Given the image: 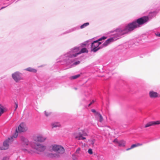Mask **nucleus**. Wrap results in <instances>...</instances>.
<instances>
[{"label":"nucleus","mask_w":160,"mask_h":160,"mask_svg":"<svg viewBox=\"0 0 160 160\" xmlns=\"http://www.w3.org/2000/svg\"><path fill=\"white\" fill-rule=\"evenodd\" d=\"M90 142L91 144L93 145L94 144L95 140L94 139H93L92 140H90Z\"/></svg>","instance_id":"c85d7f7f"},{"label":"nucleus","mask_w":160,"mask_h":160,"mask_svg":"<svg viewBox=\"0 0 160 160\" xmlns=\"http://www.w3.org/2000/svg\"><path fill=\"white\" fill-rule=\"evenodd\" d=\"M46 139V137L41 135H38L34 138V140L35 141L39 142H44Z\"/></svg>","instance_id":"1a4fd4ad"},{"label":"nucleus","mask_w":160,"mask_h":160,"mask_svg":"<svg viewBox=\"0 0 160 160\" xmlns=\"http://www.w3.org/2000/svg\"><path fill=\"white\" fill-rule=\"evenodd\" d=\"M32 147L35 149L38 152V153L39 152H43L46 149V147L42 144H37L36 145H32Z\"/></svg>","instance_id":"423d86ee"},{"label":"nucleus","mask_w":160,"mask_h":160,"mask_svg":"<svg viewBox=\"0 0 160 160\" xmlns=\"http://www.w3.org/2000/svg\"><path fill=\"white\" fill-rule=\"evenodd\" d=\"M2 114V113L1 112H0V116Z\"/></svg>","instance_id":"4c0bfd02"},{"label":"nucleus","mask_w":160,"mask_h":160,"mask_svg":"<svg viewBox=\"0 0 160 160\" xmlns=\"http://www.w3.org/2000/svg\"><path fill=\"white\" fill-rule=\"evenodd\" d=\"M26 70L27 71L32 72H36L37 71V70L34 69H33L31 68H28L26 69Z\"/></svg>","instance_id":"aec40b11"},{"label":"nucleus","mask_w":160,"mask_h":160,"mask_svg":"<svg viewBox=\"0 0 160 160\" xmlns=\"http://www.w3.org/2000/svg\"><path fill=\"white\" fill-rule=\"evenodd\" d=\"M80 63V62L79 61L73 63V65H78V64H79Z\"/></svg>","instance_id":"7c9ffc66"},{"label":"nucleus","mask_w":160,"mask_h":160,"mask_svg":"<svg viewBox=\"0 0 160 160\" xmlns=\"http://www.w3.org/2000/svg\"><path fill=\"white\" fill-rule=\"evenodd\" d=\"M113 142L115 143H118V140L117 139H115L114 141Z\"/></svg>","instance_id":"c9c22d12"},{"label":"nucleus","mask_w":160,"mask_h":160,"mask_svg":"<svg viewBox=\"0 0 160 160\" xmlns=\"http://www.w3.org/2000/svg\"><path fill=\"white\" fill-rule=\"evenodd\" d=\"M94 101H92L91 103H92V104L93 102Z\"/></svg>","instance_id":"58836bf2"},{"label":"nucleus","mask_w":160,"mask_h":160,"mask_svg":"<svg viewBox=\"0 0 160 160\" xmlns=\"http://www.w3.org/2000/svg\"><path fill=\"white\" fill-rule=\"evenodd\" d=\"M10 141H11V140L10 138H8V139L4 141L3 143V146L2 147H0V149L5 150L8 149Z\"/></svg>","instance_id":"9d476101"},{"label":"nucleus","mask_w":160,"mask_h":160,"mask_svg":"<svg viewBox=\"0 0 160 160\" xmlns=\"http://www.w3.org/2000/svg\"><path fill=\"white\" fill-rule=\"evenodd\" d=\"M51 126L52 128H59L61 127V124L60 123L58 122H53L51 123Z\"/></svg>","instance_id":"f3484780"},{"label":"nucleus","mask_w":160,"mask_h":160,"mask_svg":"<svg viewBox=\"0 0 160 160\" xmlns=\"http://www.w3.org/2000/svg\"><path fill=\"white\" fill-rule=\"evenodd\" d=\"M12 77L16 82H18L22 79L21 77V73L19 72H16L12 75Z\"/></svg>","instance_id":"6e6552de"},{"label":"nucleus","mask_w":160,"mask_h":160,"mask_svg":"<svg viewBox=\"0 0 160 160\" xmlns=\"http://www.w3.org/2000/svg\"><path fill=\"white\" fill-rule=\"evenodd\" d=\"M28 130L26 124L24 122L21 123L18 127L17 130L19 132H24Z\"/></svg>","instance_id":"0eeeda50"},{"label":"nucleus","mask_w":160,"mask_h":160,"mask_svg":"<svg viewBox=\"0 0 160 160\" xmlns=\"http://www.w3.org/2000/svg\"><path fill=\"white\" fill-rule=\"evenodd\" d=\"M114 41V39L112 38H109L103 44L102 46H103V47H106L110 43L113 42Z\"/></svg>","instance_id":"2eb2a0df"},{"label":"nucleus","mask_w":160,"mask_h":160,"mask_svg":"<svg viewBox=\"0 0 160 160\" xmlns=\"http://www.w3.org/2000/svg\"><path fill=\"white\" fill-rule=\"evenodd\" d=\"M119 146H124L125 144V142L124 141H121L118 142Z\"/></svg>","instance_id":"4be33fe9"},{"label":"nucleus","mask_w":160,"mask_h":160,"mask_svg":"<svg viewBox=\"0 0 160 160\" xmlns=\"http://www.w3.org/2000/svg\"><path fill=\"white\" fill-rule=\"evenodd\" d=\"M95 117L101 122H102L103 120L102 116L99 113H96Z\"/></svg>","instance_id":"dca6fc26"},{"label":"nucleus","mask_w":160,"mask_h":160,"mask_svg":"<svg viewBox=\"0 0 160 160\" xmlns=\"http://www.w3.org/2000/svg\"><path fill=\"white\" fill-rule=\"evenodd\" d=\"M18 132L17 130V129H16L14 134L10 138V139L11 142H12L13 141V138H17L18 135Z\"/></svg>","instance_id":"a211bd4d"},{"label":"nucleus","mask_w":160,"mask_h":160,"mask_svg":"<svg viewBox=\"0 0 160 160\" xmlns=\"http://www.w3.org/2000/svg\"><path fill=\"white\" fill-rule=\"evenodd\" d=\"M45 114L46 116H48L50 115V113L47 112L46 111H45Z\"/></svg>","instance_id":"473e14b6"},{"label":"nucleus","mask_w":160,"mask_h":160,"mask_svg":"<svg viewBox=\"0 0 160 160\" xmlns=\"http://www.w3.org/2000/svg\"><path fill=\"white\" fill-rule=\"evenodd\" d=\"M80 54L79 48L76 47L72 49L69 53L65 55V57L66 58V59L68 60V63L69 64L72 62L71 60L70 59L71 58L76 57L78 55Z\"/></svg>","instance_id":"7ed1b4c3"},{"label":"nucleus","mask_w":160,"mask_h":160,"mask_svg":"<svg viewBox=\"0 0 160 160\" xmlns=\"http://www.w3.org/2000/svg\"><path fill=\"white\" fill-rule=\"evenodd\" d=\"M6 111V108H5L3 106L0 104V112L2 113L3 114L4 112Z\"/></svg>","instance_id":"6ab92c4d"},{"label":"nucleus","mask_w":160,"mask_h":160,"mask_svg":"<svg viewBox=\"0 0 160 160\" xmlns=\"http://www.w3.org/2000/svg\"><path fill=\"white\" fill-rule=\"evenodd\" d=\"M8 157H5L3 158V159L2 160H8Z\"/></svg>","instance_id":"72a5a7b5"},{"label":"nucleus","mask_w":160,"mask_h":160,"mask_svg":"<svg viewBox=\"0 0 160 160\" xmlns=\"http://www.w3.org/2000/svg\"><path fill=\"white\" fill-rule=\"evenodd\" d=\"M89 24V23L88 22L85 23H84V24H83V25H82L80 26V28H83L84 27H85L88 25Z\"/></svg>","instance_id":"5701e85b"},{"label":"nucleus","mask_w":160,"mask_h":160,"mask_svg":"<svg viewBox=\"0 0 160 160\" xmlns=\"http://www.w3.org/2000/svg\"><path fill=\"white\" fill-rule=\"evenodd\" d=\"M148 17H143L128 24L123 29H119L117 30L116 32L119 36L126 34L132 31L135 28L139 27L147 22L148 21Z\"/></svg>","instance_id":"f257e3e1"},{"label":"nucleus","mask_w":160,"mask_h":160,"mask_svg":"<svg viewBox=\"0 0 160 160\" xmlns=\"http://www.w3.org/2000/svg\"><path fill=\"white\" fill-rule=\"evenodd\" d=\"M88 51L87 50V49L85 48H82L81 51L79 50V53H80V54L84 52H88Z\"/></svg>","instance_id":"412c9836"},{"label":"nucleus","mask_w":160,"mask_h":160,"mask_svg":"<svg viewBox=\"0 0 160 160\" xmlns=\"http://www.w3.org/2000/svg\"><path fill=\"white\" fill-rule=\"evenodd\" d=\"M20 140L21 142V146L22 149L24 150H27L29 146L32 147V145H33V143L30 142L28 140L23 136H21L20 137Z\"/></svg>","instance_id":"20e7f679"},{"label":"nucleus","mask_w":160,"mask_h":160,"mask_svg":"<svg viewBox=\"0 0 160 160\" xmlns=\"http://www.w3.org/2000/svg\"><path fill=\"white\" fill-rule=\"evenodd\" d=\"M88 152L90 154H92L93 153L92 150L91 148L88 150Z\"/></svg>","instance_id":"cd10ccee"},{"label":"nucleus","mask_w":160,"mask_h":160,"mask_svg":"<svg viewBox=\"0 0 160 160\" xmlns=\"http://www.w3.org/2000/svg\"><path fill=\"white\" fill-rule=\"evenodd\" d=\"M149 95L151 98H156L160 97L159 93L152 90L150 91L149 92Z\"/></svg>","instance_id":"f8f14e48"},{"label":"nucleus","mask_w":160,"mask_h":160,"mask_svg":"<svg viewBox=\"0 0 160 160\" xmlns=\"http://www.w3.org/2000/svg\"><path fill=\"white\" fill-rule=\"evenodd\" d=\"M92 104V103H90L88 105V106H89Z\"/></svg>","instance_id":"e433bc0d"},{"label":"nucleus","mask_w":160,"mask_h":160,"mask_svg":"<svg viewBox=\"0 0 160 160\" xmlns=\"http://www.w3.org/2000/svg\"><path fill=\"white\" fill-rule=\"evenodd\" d=\"M15 109H14V111H15L17 109V108L18 107V103H15Z\"/></svg>","instance_id":"c756f323"},{"label":"nucleus","mask_w":160,"mask_h":160,"mask_svg":"<svg viewBox=\"0 0 160 160\" xmlns=\"http://www.w3.org/2000/svg\"><path fill=\"white\" fill-rule=\"evenodd\" d=\"M87 134L85 133L83 134H81L80 133H78L75 134L74 135V137L78 140H84L86 139L85 137H83V136H86Z\"/></svg>","instance_id":"ddd939ff"},{"label":"nucleus","mask_w":160,"mask_h":160,"mask_svg":"<svg viewBox=\"0 0 160 160\" xmlns=\"http://www.w3.org/2000/svg\"><path fill=\"white\" fill-rule=\"evenodd\" d=\"M137 147L136 144H133V145H132V146H131V147L130 148L127 149L126 150L127 151H128V150L131 149H132L135 147Z\"/></svg>","instance_id":"a878e982"},{"label":"nucleus","mask_w":160,"mask_h":160,"mask_svg":"<svg viewBox=\"0 0 160 160\" xmlns=\"http://www.w3.org/2000/svg\"><path fill=\"white\" fill-rule=\"evenodd\" d=\"M80 76V74H78L76 75H74L71 77V78L72 79H76Z\"/></svg>","instance_id":"393cba45"},{"label":"nucleus","mask_w":160,"mask_h":160,"mask_svg":"<svg viewBox=\"0 0 160 160\" xmlns=\"http://www.w3.org/2000/svg\"><path fill=\"white\" fill-rule=\"evenodd\" d=\"M72 158L73 160H77L78 158L76 156V154H73L72 155Z\"/></svg>","instance_id":"bb28decb"},{"label":"nucleus","mask_w":160,"mask_h":160,"mask_svg":"<svg viewBox=\"0 0 160 160\" xmlns=\"http://www.w3.org/2000/svg\"><path fill=\"white\" fill-rule=\"evenodd\" d=\"M137 147H138L140 146H142V143H138L136 144Z\"/></svg>","instance_id":"f704fd0d"},{"label":"nucleus","mask_w":160,"mask_h":160,"mask_svg":"<svg viewBox=\"0 0 160 160\" xmlns=\"http://www.w3.org/2000/svg\"><path fill=\"white\" fill-rule=\"evenodd\" d=\"M158 36L159 37H160V34H159L158 35Z\"/></svg>","instance_id":"ea45409f"},{"label":"nucleus","mask_w":160,"mask_h":160,"mask_svg":"<svg viewBox=\"0 0 160 160\" xmlns=\"http://www.w3.org/2000/svg\"><path fill=\"white\" fill-rule=\"evenodd\" d=\"M114 41V39L112 38H109L103 44L102 46H103V47H106L110 43L113 42Z\"/></svg>","instance_id":"4468645a"},{"label":"nucleus","mask_w":160,"mask_h":160,"mask_svg":"<svg viewBox=\"0 0 160 160\" xmlns=\"http://www.w3.org/2000/svg\"><path fill=\"white\" fill-rule=\"evenodd\" d=\"M91 111H92V112L95 113V115H96V113H99L98 112H96V110L95 109H92Z\"/></svg>","instance_id":"2f4dec72"},{"label":"nucleus","mask_w":160,"mask_h":160,"mask_svg":"<svg viewBox=\"0 0 160 160\" xmlns=\"http://www.w3.org/2000/svg\"><path fill=\"white\" fill-rule=\"evenodd\" d=\"M81 150V148H78L76 150L75 153V154H78L80 153V151Z\"/></svg>","instance_id":"b1692460"},{"label":"nucleus","mask_w":160,"mask_h":160,"mask_svg":"<svg viewBox=\"0 0 160 160\" xmlns=\"http://www.w3.org/2000/svg\"><path fill=\"white\" fill-rule=\"evenodd\" d=\"M51 149L57 153L51 154L50 157L51 158H57L60 156L64 153L65 150L64 148L61 145L53 144L51 146Z\"/></svg>","instance_id":"f03ea898"},{"label":"nucleus","mask_w":160,"mask_h":160,"mask_svg":"<svg viewBox=\"0 0 160 160\" xmlns=\"http://www.w3.org/2000/svg\"><path fill=\"white\" fill-rule=\"evenodd\" d=\"M107 38L106 37H103L99 38L98 40L93 42L91 45V50L94 52H96L100 48V47H98L99 45L101 44V42L99 41L102 40H104Z\"/></svg>","instance_id":"39448f33"},{"label":"nucleus","mask_w":160,"mask_h":160,"mask_svg":"<svg viewBox=\"0 0 160 160\" xmlns=\"http://www.w3.org/2000/svg\"><path fill=\"white\" fill-rule=\"evenodd\" d=\"M160 124V121L150 122L147 123L145 125L144 127L147 128L152 126H154Z\"/></svg>","instance_id":"9b49d317"}]
</instances>
